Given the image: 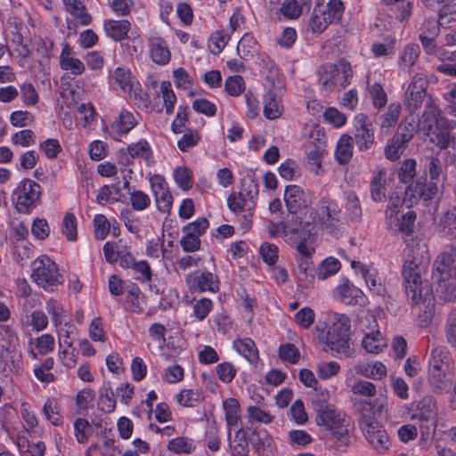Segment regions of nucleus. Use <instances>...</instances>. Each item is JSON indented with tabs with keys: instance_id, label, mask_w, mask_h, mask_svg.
I'll use <instances>...</instances> for the list:
<instances>
[{
	"instance_id": "1",
	"label": "nucleus",
	"mask_w": 456,
	"mask_h": 456,
	"mask_svg": "<svg viewBox=\"0 0 456 456\" xmlns=\"http://www.w3.org/2000/svg\"><path fill=\"white\" fill-rule=\"evenodd\" d=\"M419 245L413 240H406L403 257V277L408 301L414 306L428 309L434 305V295L428 281L421 280V266L418 263Z\"/></svg>"
},
{
	"instance_id": "2",
	"label": "nucleus",
	"mask_w": 456,
	"mask_h": 456,
	"mask_svg": "<svg viewBox=\"0 0 456 456\" xmlns=\"http://www.w3.org/2000/svg\"><path fill=\"white\" fill-rule=\"evenodd\" d=\"M299 226L303 232L309 233L308 240L319 229L338 237L343 232L341 209L335 200L322 197L316 208H309L299 217Z\"/></svg>"
},
{
	"instance_id": "3",
	"label": "nucleus",
	"mask_w": 456,
	"mask_h": 456,
	"mask_svg": "<svg viewBox=\"0 0 456 456\" xmlns=\"http://www.w3.org/2000/svg\"><path fill=\"white\" fill-rule=\"evenodd\" d=\"M350 330L351 322L347 315L338 313L331 314L326 335V344L331 352L345 357L352 356Z\"/></svg>"
},
{
	"instance_id": "4",
	"label": "nucleus",
	"mask_w": 456,
	"mask_h": 456,
	"mask_svg": "<svg viewBox=\"0 0 456 456\" xmlns=\"http://www.w3.org/2000/svg\"><path fill=\"white\" fill-rule=\"evenodd\" d=\"M411 419L419 422L420 442L428 444L431 441L438 422V408L432 396H424L411 403Z\"/></svg>"
},
{
	"instance_id": "5",
	"label": "nucleus",
	"mask_w": 456,
	"mask_h": 456,
	"mask_svg": "<svg viewBox=\"0 0 456 456\" xmlns=\"http://www.w3.org/2000/svg\"><path fill=\"white\" fill-rule=\"evenodd\" d=\"M31 279L47 292H53L63 282L56 263L45 255L39 256L31 264Z\"/></svg>"
},
{
	"instance_id": "6",
	"label": "nucleus",
	"mask_w": 456,
	"mask_h": 456,
	"mask_svg": "<svg viewBox=\"0 0 456 456\" xmlns=\"http://www.w3.org/2000/svg\"><path fill=\"white\" fill-rule=\"evenodd\" d=\"M357 330L362 334L361 345L369 354H379L387 346V340L381 333L376 317L368 313L359 318Z\"/></svg>"
},
{
	"instance_id": "7",
	"label": "nucleus",
	"mask_w": 456,
	"mask_h": 456,
	"mask_svg": "<svg viewBox=\"0 0 456 456\" xmlns=\"http://www.w3.org/2000/svg\"><path fill=\"white\" fill-rule=\"evenodd\" d=\"M352 77L353 70L350 63L341 60L337 65L324 66L320 72L319 82L323 91L330 93L336 89L345 88Z\"/></svg>"
},
{
	"instance_id": "8",
	"label": "nucleus",
	"mask_w": 456,
	"mask_h": 456,
	"mask_svg": "<svg viewBox=\"0 0 456 456\" xmlns=\"http://www.w3.org/2000/svg\"><path fill=\"white\" fill-rule=\"evenodd\" d=\"M42 193L41 186L30 180L20 181L12 193V200L20 214H29L37 207Z\"/></svg>"
},
{
	"instance_id": "9",
	"label": "nucleus",
	"mask_w": 456,
	"mask_h": 456,
	"mask_svg": "<svg viewBox=\"0 0 456 456\" xmlns=\"http://www.w3.org/2000/svg\"><path fill=\"white\" fill-rule=\"evenodd\" d=\"M316 423L327 430L342 443L347 441L348 428L345 414L331 405H322L316 408Z\"/></svg>"
},
{
	"instance_id": "10",
	"label": "nucleus",
	"mask_w": 456,
	"mask_h": 456,
	"mask_svg": "<svg viewBox=\"0 0 456 456\" xmlns=\"http://www.w3.org/2000/svg\"><path fill=\"white\" fill-rule=\"evenodd\" d=\"M258 185L252 180H244L238 192H232L227 198V206L233 213L251 212L256 208Z\"/></svg>"
},
{
	"instance_id": "11",
	"label": "nucleus",
	"mask_w": 456,
	"mask_h": 456,
	"mask_svg": "<svg viewBox=\"0 0 456 456\" xmlns=\"http://www.w3.org/2000/svg\"><path fill=\"white\" fill-rule=\"evenodd\" d=\"M134 159L143 161L147 167L155 165L152 148L146 139H140L118 151V163L122 166L129 167L133 165Z\"/></svg>"
},
{
	"instance_id": "12",
	"label": "nucleus",
	"mask_w": 456,
	"mask_h": 456,
	"mask_svg": "<svg viewBox=\"0 0 456 456\" xmlns=\"http://www.w3.org/2000/svg\"><path fill=\"white\" fill-rule=\"evenodd\" d=\"M360 425L365 438L377 452H384L389 448V436L374 418L363 415Z\"/></svg>"
},
{
	"instance_id": "13",
	"label": "nucleus",
	"mask_w": 456,
	"mask_h": 456,
	"mask_svg": "<svg viewBox=\"0 0 456 456\" xmlns=\"http://www.w3.org/2000/svg\"><path fill=\"white\" fill-rule=\"evenodd\" d=\"M428 81L424 73H416L410 84L408 85L405 94L403 103L410 112L418 110L427 96V89Z\"/></svg>"
},
{
	"instance_id": "14",
	"label": "nucleus",
	"mask_w": 456,
	"mask_h": 456,
	"mask_svg": "<svg viewBox=\"0 0 456 456\" xmlns=\"http://www.w3.org/2000/svg\"><path fill=\"white\" fill-rule=\"evenodd\" d=\"M354 141L359 151H367L375 144V131L370 118L362 113L354 118Z\"/></svg>"
},
{
	"instance_id": "15",
	"label": "nucleus",
	"mask_w": 456,
	"mask_h": 456,
	"mask_svg": "<svg viewBox=\"0 0 456 456\" xmlns=\"http://www.w3.org/2000/svg\"><path fill=\"white\" fill-rule=\"evenodd\" d=\"M284 201L288 211L297 214L312 206L314 193L309 190H304L299 185L289 184L285 188Z\"/></svg>"
},
{
	"instance_id": "16",
	"label": "nucleus",
	"mask_w": 456,
	"mask_h": 456,
	"mask_svg": "<svg viewBox=\"0 0 456 456\" xmlns=\"http://www.w3.org/2000/svg\"><path fill=\"white\" fill-rule=\"evenodd\" d=\"M186 283L190 289L199 292H213L219 290V279L215 273L206 270H196L186 276Z\"/></svg>"
},
{
	"instance_id": "17",
	"label": "nucleus",
	"mask_w": 456,
	"mask_h": 456,
	"mask_svg": "<svg viewBox=\"0 0 456 456\" xmlns=\"http://www.w3.org/2000/svg\"><path fill=\"white\" fill-rule=\"evenodd\" d=\"M423 49L427 54L434 55L441 61L436 67L437 72L456 77V50L448 51L443 45H437L436 42Z\"/></svg>"
},
{
	"instance_id": "18",
	"label": "nucleus",
	"mask_w": 456,
	"mask_h": 456,
	"mask_svg": "<svg viewBox=\"0 0 456 456\" xmlns=\"http://www.w3.org/2000/svg\"><path fill=\"white\" fill-rule=\"evenodd\" d=\"M438 192L436 183H428L422 181L411 182L405 190V200L411 206L417 204L420 200L428 201L434 198Z\"/></svg>"
},
{
	"instance_id": "19",
	"label": "nucleus",
	"mask_w": 456,
	"mask_h": 456,
	"mask_svg": "<svg viewBox=\"0 0 456 456\" xmlns=\"http://www.w3.org/2000/svg\"><path fill=\"white\" fill-rule=\"evenodd\" d=\"M416 218V213L409 210L405 213L400 212L397 215L386 218L385 224L387 230L393 234L401 233L403 236H409L414 231Z\"/></svg>"
},
{
	"instance_id": "20",
	"label": "nucleus",
	"mask_w": 456,
	"mask_h": 456,
	"mask_svg": "<svg viewBox=\"0 0 456 456\" xmlns=\"http://www.w3.org/2000/svg\"><path fill=\"white\" fill-rule=\"evenodd\" d=\"M333 297L346 305H364L367 298L362 289L349 280H343L334 289Z\"/></svg>"
},
{
	"instance_id": "21",
	"label": "nucleus",
	"mask_w": 456,
	"mask_h": 456,
	"mask_svg": "<svg viewBox=\"0 0 456 456\" xmlns=\"http://www.w3.org/2000/svg\"><path fill=\"white\" fill-rule=\"evenodd\" d=\"M148 49L151 60L158 65H167L171 60L169 45L165 38L151 35L148 38Z\"/></svg>"
},
{
	"instance_id": "22",
	"label": "nucleus",
	"mask_w": 456,
	"mask_h": 456,
	"mask_svg": "<svg viewBox=\"0 0 456 456\" xmlns=\"http://www.w3.org/2000/svg\"><path fill=\"white\" fill-rule=\"evenodd\" d=\"M60 68L74 76H79L85 72L84 62L76 56L75 52L67 41L61 44V52L59 61Z\"/></svg>"
},
{
	"instance_id": "23",
	"label": "nucleus",
	"mask_w": 456,
	"mask_h": 456,
	"mask_svg": "<svg viewBox=\"0 0 456 456\" xmlns=\"http://www.w3.org/2000/svg\"><path fill=\"white\" fill-rule=\"evenodd\" d=\"M112 79H114L119 88L130 97L136 98L137 96H140L141 99H142L143 96L147 97V94H143L141 89L137 92L140 85L132 76L129 69L117 68L113 72Z\"/></svg>"
},
{
	"instance_id": "24",
	"label": "nucleus",
	"mask_w": 456,
	"mask_h": 456,
	"mask_svg": "<svg viewBox=\"0 0 456 456\" xmlns=\"http://www.w3.org/2000/svg\"><path fill=\"white\" fill-rule=\"evenodd\" d=\"M94 238L99 240H105L110 233L113 237L120 235V226L115 218L108 219L102 214H97L93 219Z\"/></svg>"
},
{
	"instance_id": "25",
	"label": "nucleus",
	"mask_w": 456,
	"mask_h": 456,
	"mask_svg": "<svg viewBox=\"0 0 456 456\" xmlns=\"http://www.w3.org/2000/svg\"><path fill=\"white\" fill-rule=\"evenodd\" d=\"M131 269L134 278L142 284H147L151 293L159 295L162 292L160 286L156 282L158 279L154 277L150 264L146 260L136 261Z\"/></svg>"
},
{
	"instance_id": "26",
	"label": "nucleus",
	"mask_w": 456,
	"mask_h": 456,
	"mask_svg": "<svg viewBox=\"0 0 456 456\" xmlns=\"http://www.w3.org/2000/svg\"><path fill=\"white\" fill-rule=\"evenodd\" d=\"M442 112L437 104L429 101L425 105V110L419 121V126L426 134H430L434 128H438Z\"/></svg>"
},
{
	"instance_id": "27",
	"label": "nucleus",
	"mask_w": 456,
	"mask_h": 456,
	"mask_svg": "<svg viewBox=\"0 0 456 456\" xmlns=\"http://www.w3.org/2000/svg\"><path fill=\"white\" fill-rule=\"evenodd\" d=\"M454 263V256L451 253L443 252L439 254L434 262L432 278L440 285L450 278L452 265Z\"/></svg>"
},
{
	"instance_id": "28",
	"label": "nucleus",
	"mask_w": 456,
	"mask_h": 456,
	"mask_svg": "<svg viewBox=\"0 0 456 456\" xmlns=\"http://www.w3.org/2000/svg\"><path fill=\"white\" fill-rule=\"evenodd\" d=\"M137 116L126 109L121 110L110 125L111 130L118 136L127 134L138 124Z\"/></svg>"
},
{
	"instance_id": "29",
	"label": "nucleus",
	"mask_w": 456,
	"mask_h": 456,
	"mask_svg": "<svg viewBox=\"0 0 456 456\" xmlns=\"http://www.w3.org/2000/svg\"><path fill=\"white\" fill-rule=\"evenodd\" d=\"M357 374L372 380H382L387 375V366L380 361L360 362L355 365Z\"/></svg>"
},
{
	"instance_id": "30",
	"label": "nucleus",
	"mask_w": 456,
	"mask_h": 456,
	"mask_svg": "<svg viewBox=\"0 0 456 456\" xmlns=\"http://www.w3.org/2000/svg\"><path fill=\"white\" fill-rule=\"evenodd\" d=\"M0 364L7 373H19L22 368L20 348L3 349L0 355Z\"/></svg>"
},
{
	"instance_id": "31",
	"label": "nucleus",
	"mask_w": 456,
	"mask_h": 456,
	"mask_svg": "<svg viewBox=\"0 0 456 456\" xmlns=\"http://www.w3.org/2000/svg\"><path fill=\"white\" fill-rule=\"evenodd\" d=\"M440 18V15L438 16ZM440 26L442 27H452V23L449 25H442L440 19L436 20L435 18H429L423 21L419 28V38L423 48L435 43L436 37L440 32Z\"/></svg>"
},
{
	"instance_id": "32",
	"label": "nucleus",
	"mask_w": 456,
	"mask_h": 456,
	"mask_svg": "<svg viewBox=\"0 0 456 456\" xmlns=\"http://www.w3.org/2000/svg\"><path fill=\"white\" fill-rule=\"evenodd\" d=\"M29 346H33L28 351L31 358L37 359V354L46 355L55 348V338L52 334L45 333L29 340Z\"/></svg>"
},
{
	"instance_id": "33",
	"label": "nucleus",
	"mask_w": 456,
	"mask_h": 456,
	"mask_svg": "<svg viewBox=\"0 0 456 456\" xmlns=\"http://www.w3.org/2000/svg\"><path fill=\"white\" fill-rule=\"evenodd\" d=\"M283 106L278 93L273 89L264 95V116L267 119H275L281 116Z\"/></svg>"
},
{
	"instance_id": "34",
	"label": "nucleus",
	"mask_w": 456,
	"mask_h": 456,
	"mask_svg": "<svg viewBox=\"0 0 456 456\" xmlns=\"http://www.w3.org/2000/svg\"><path fill=\"white\" fill-rule=\"evenodd\" d=\"M232 347L250 364H256L259 359L256 343L249 338H237L232 342Z\"/></svg>"
},
{
	"instance_id": "35",
	"label": "nucleus",
	"mask_w": 456,
	"mask_h": 456,
	"mask_svg": "<svg viewBox=\"0 0 456 456\" xmlns=\"http://www.w3.org/2000/svg\"><path fill=\"white\" fill-rule=\"evenodd\" d=\"M126 305L134 314H141L146 305V299L140 288L135 284L126 286Z\"/></svg>"
},
{
	"instance_id": "36",
	"label": "nucleus",
	"mask_w": 456,
	"mask_h": 456,
	"mask_svg": "<svg viewBox=\"0 0 456 456\" xmlns=\"http://www.w3.org/2000/svg\"><path fill=\"white\" fill-rule=\"evenodd\" d=\"M130 27L131 24L126 20H105L103 24L106 36L115 41L124 40L127 37Z\"/></svg>"
},
{
	"instance_id": "37",
	"label": "nucleus",
	"mask_w": 456,
	"mask_h": 456,
	"mask_svg": "<svg viewBox=\"0 0 456 456\" xmlns=\"http://www.w3.org/2000/svg\"><path fill=\"white\" fill-rule=\"evenodd\" d=\"M452 363V355L444 346H436L432 348L428 359V367L448 370Z\"/></svg>"
},
{
	"instance_id": "38",
	"label": "nucleus",
	"mask_w": 456,
	"mask_h": 456,
	"mask_svg": "<svg viewBox=\"0 0 456 456\" xmlns=\"http://www.w3.org/2000/svg\"><path fill=\"white\" fill-rule=\"evenodd\" d=\"M408 135L395 134L384 149L386 158L390 161L400 159L409 142Z\"/></svg>"
},
{
	"instance_id": "39",
	"label": "nucleus",
	"mask_w": 456,
	"mask_h": 456,
	"mask_svg": "<svg viewBox=\"0 0 456 456\" xmlns=\"http://www.w3.org/2000/svg\"><path fill=\"white\" fill-rule=\"evenodd\" d=\"M353 143V136L349 134H343L338 140L335 151V159L339 164L345 165L351 160L354 151Z\"/></svg>"
},
{
	"instance_id": "40",
	"label": "nucleus",
	"mask_w": 456,
	"mask_h": 456,
	"mask_svg": "<svg viewBox=\"0 0 456 456\" xmlns=\"http://www.w3.org/2000/svg\"><path fill=\"white\" fill-rule=\"evenodd\" d=\"M387 172L385 169L376 171L370 181V197L374 201L380 202L386 198Z\"/></svg>"
},
{
	"instance_id": "41",
	"label": "nucleus",
	"mask_w": 456,
	"mask_h": 456,
	"mask_svg": "<svg viewBox=\"0 0 456 456\" xmlns=\"http://www.w3.org/2000/svg\"><path fill=\"white\" fill-rule=\"evenodd\" d=\"M55 332L58 337L59 347H73L77 330L70 322L68 321L56 326Z\"/></svg>"
},
{
	"instance_id": "42",
	"label": "nucleus",
	"mask_w": 456,
	"mask_h": 456,
	"mask_svg": "<svg viewBox=\"0 0 456 456\" xmlns=\"http://www.w3.org/2000/svg\"><path fill=\"white\" fill-rule=\"evenodd\" d=\"M67 11L73 16L75 21L86 26L91 22V16L86 12L84 4L80 0H63Z\"/></svg>"
},
{
	"instance_id": "43",
	"label": "nucleus",
	"mask_w": 456,
	"mask_h": 456,
	"mask_svg": "<svg viewBox=\"0 0 456 456\" xmlns=\"http://www.w3.org/2000/svg\"><path fill=\"white\" fill-rule=\"evenodd\" d=\"M16 444L22 456H45L46 446L43 442L30 444L25 437L18 436Z\"/></svg>"
},
{
	"instance_id": "44",
	"label": "nucleus",
	"mask_w": 456,
	"mask_h": 456,
	"mask_svg": "<svg viewBox=\"0 0 456 456\" xmlns=\"http://www.w3.org/2000/svg\"><path fill=\"white\" fill-rule=\"evenodd\" d=\"M196 449L193 439L186 436H178L171 439L167 444V450L174 453L190 454Z\"/></svg>"
},
{
	"instance_id": "45",
	"label": "nucleus",
	"mask_w": 456,
	"mask_h": 456,
	"mask_svg": "<svg viewBox=\"0 0 456 456\" xmlns=\"http://www.w3.org/2000/svg\"><path fill=\"white\" fill-rule=\"evenodd\" d=\"M203 400V393L198 388L183 389L176 395V402L183 407H194Z\"/></svg>"
},
{
	"instance_id": "46",
	"label": "nucleus",
	"mask_w": 456,
	"mask_h": 456,
	"mask_svg": "<svg viewBox=\"0 0 456 456\" xmlns=\"http://www.w3.org/2000/svg\"><path fill=\"white\" fill-rule=\"evenodd\" d=\"M447 370L428 367V382L434 390L442 392L450 387V380L447 378Z\"/></svg>"
},
{
	"instance_id": "47",
	"label": "nucleus",
	"mask_w": 456,
	"mask_h": 456,
	"mask_svg": "<svg viewBox=\"0 0 456 456\" xmlns=\"http://www.w3.org/2000/svg\"><path fill=\"white\" fill-rule=\"evenodd\" d=\"M370 292L378 296H384L386 293V286L383 283L379 272L371 267L362 277Z\"/></svg>"
},
{
	"instance_id": "48",
	"label": "nucleus",
	"mask_w": 456,
	"mask_h": 456,
	"mask_svg": "<svg viewBox=\"0 0 456 456\" xmlns=\"http://www.w3.org/2000/svg\"><path fill=\"white\" fill-rule=\"evenodd\" d=\"M230 449L232 456H247L248 443L246 432L240 428L235 432L234 438L230 441Z\"/></svg>"
},
{
	"instance_id": "49",
	"label": "nucleus",
	"mask_w": 456,
	"mask_h": 456,
	"mask_svg": "<svg viewBox=\"0 0 456 456\" xmlns=\"http://www.w3.org/2000/svg\"><path fill=\"white\" fill-rule=\"evenodd\" d=\"M61 232L69 241L77 240V220L73 213L65 214L61 224Z\"/></svg>"
},
{
	"instance_id": "50",
	"label": "nucleus",
	"mask_w": 456,
	"mask_h": 456,
	"mask_svg": "<svg viewBox=\"0 0 456 456\" xmlns=\"http://www.w3.org/2000/svg\"><path fill=\"white\" fill-rule=\"evenodd\" d=\"M43 414L53 426L62 424V416L60 413V405L55 398H47L43 406Z\"/></svg>"
},
{
	"instance_id": "51",
	"label": "nucleus",
	"mask_w": 456,
	"mask_h": 456,
	"mask_svg": "<svg viewBox=\"0 0 456 456\" xmlns=\"http://www.w3.org/2000/svg\"><path fill=\"white\" fill-rule=\"evenodd\" d=\"M45 310L51 316L52 323L54 327L67 322L65 317L67 312L62 307L61 304L53 298H50L45 303Z\"/></svg>"
},
{
	"instance_id": "52",
	"label": "nucleus",
	"mask_w": 456,
	"mask_h": 456,
	"mask_svg": "<svg viewBox=\"0 0 456 456\" xmlns=\"http://www.w3.org/2000/svg\"><path fill=\"white\" fill-rule=\"evenodd\" d=\"M173 178L176 185L183 191L191 189L193 185L192 172L185 166H180L174 169Z\"/></svg>"
},
{
	"instance_id": "53",
	"label": "nucleus",
	"mask_w": 456,
	"mask_h": 456,
	"mask_svg": "<svg viewBox=\"0 0 456 456\" xmlns=\"http://www.w3.org/2000/svg\"><path fill=\"white\" fill-rule=\"evenodd\" d=\"M237 52L241 59L248 60L257 52V43L252 36L245 34L238 43Z\"/></svg>"
},
{
	"instance_id": "54",
	"label": "nucleus",
	"mask_w": 456,
	"mask_h": 456,
	"mask_svg": "<svg viewBox=\"0 0 456 456\" xmlns=\"http://www.w3.org/2000/svg\"><path fill=\"white\" fill-rule=\"evenodd\" d=\"M341 268L338 259L333 256L326 257L322 261L317 272L319 280H325L330 276L335 275Z\"/></svg>"
},
{
	"instance_id": "55",
	"label": "nucleus",
	"mask_w": 456,
	"mask_h": 456,
	"mask_svg": "<svg viewBox=\"0 0 456 456\" xmlns=\"http://www.w3.org/2000/svg\"><path fill=\"white\" fill-rule=\"evenodd\" d=\"M225 420L229 427L236 426L240 419V403L235 398H227L223 403Z\"/></svg>"
},
{
	"instance_id": "56",
	"label": "nucleus",
	"mask_w": 456,
	"mask_h": 456,
	"mask_svg": "<svg viewBox=\"0 0 456 456\" xmlns=\"http://www.w3.org/2000/svg\"><path fill=\"white\" fill-rule=\"evenodd\" d=\"M305 4L306 2L304 0H284L280 12L287 19H297L303 12V5Z\"/></svg>"
},
{
	"instance_id": "57",
	"label": "nucleus",
	"mask_w": 456,
	"mask_h": 456,
	"mask_svg": "<svg viewBox=\"0 0 456 456\" xmlns=\"http://www.w3.org/2000/svg\"><path fill=\"white\" fill-rule=\"evenodd\" d=\"M401 105L398 102L390 103L387 111L379 118L381 128H390L394 126L399 118Z\"/></svg>"
},
{
	"instance_id": "58",
	"label": "nucleus",
	"mask_w": 456,
	"mask_h": 456,
	"mask_svg": "<svg viewBox=\"0 0 456 456\" xmlns=\"http://www.w3.org/2000/svg\"><path fill=\"white\" fill-rule=\"evenodd\" d=\"M351 392L357 396L364 398H371L376 395V386L370 381L365 379H358L354 381L351 387Z\"/></svg>"
},
{
	"instance_id": "59",
	"label": "nucleus",
	"mask_w": 456,
	"mask_h": 456,
	"mask_svg": "<svg viewBox=\"0 0 456 456\" xmlns=\"http://www.w3.org/2000/svg\"><path fill=\"white\" fill-rule=\"evenodd\" d=\"M344 4L341 0H330L325 10L321 12L330 24L338 22L344 13Z\"/></svg>"
},
{
	"instance_id": "60",
	"label": "nucleus",
	"mask_w": 456,
	"mask_h": 456,
	"mask_svg": "<svg viewBox=\"0 0 456 456\" xmlns=\"http://www.w3.org/2000/svg\"><path fill=\"white\" fill-rule=\"evenodd\" d=\"M129 200L131 207L135 211H143L151 206V200L150 196L141 191L134 190L129 193Z\"/></svg>"
},
{
	"instance_id": "61",
	"label": "nucleus",
	"mask_w": 456,
	"mask_h": 456,
	"mask_svg": "<svg viewBox=\"0 0 456 456\" xmlns=\"http://www.w3.org/2000/svg\"><path fill=\"white\" fill-rule=\"evenodd\" d=\"M420 53L419 46L416 44L407 45L402 52L399 63L401 66L411 68L418 60Z\"/></svg>"
},
{
	"instance_id": "62",
	"label": "nucleus",
	"mask_w": 456,
	"mask_h": 456,
	"mask_svg": "<svg viewBox=\"0 0 456 456\" xmlns=\"http://www.w3.org/2000/svg\"><path fill=\"white\" fill-rule=\"evenodd\" d=\"M230 37L223 30H216L210 36L208 39V48L210 52L217 55L225 47Z\"/></svg>"
},
{
	"instance_id": "63",
	"label": "nucleus",
	"mask_w": 456,
	"mask_h": 456,
	"mask_svg": "<svg viewBox=\"0 0 456 456\" xmlns=\"http://www.w3.org/2000/svg\"><path fill=\"white\" fill-rule=\"evenodd\" d=\"M75 437L79 444L87 442L93 433V428L88 420L83 418H77L74 422Z\"/></svg>"
},
{
	"instance_id": "64",
	"label": "nucleus",
	"mask_w": 456,
	"mask_h": 456,
	"mask_svg": "<svg viewBox=\"0 0 456 456\" xmlns=\"http://www.w3.org/2000/svg\"><path fill=\"white\" fill-rule=\"evenodd\" d=\"M439 232L443 237H451L456 232V213L447 211L440 220Z\"/></svg>"
}]
</instances>
